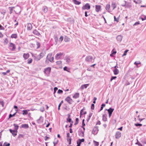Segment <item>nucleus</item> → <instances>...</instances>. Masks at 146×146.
I'll return each instance as SVG.
<instances>
[{
    "label": "nucleus",
    "instance_id": "obj_1",
    "mask_svg": "<svg viewBox=\"0 0 146 146\" xmlns=\"http://www.w3.org/2000/svg\"><path fill=\"white\" fill-rule=\"evenodd\" d=\"M44 55V53L43 52L41 53L39 55L37 56H34V59L38 61L42 58Z\"/></svg>",
    "mask_w": 146,
    "mask_h": 146
},
{
    "label": "nucleus",
    "instance_id": "obj_2",
    "mask_svg": "<svg viewBox=\"0 0 146 146\" xmlns=\"http://www.w3.org/2000/svg\"><path fill=\"white\" fill-rule=\"evenodd\" d=\"M9 49L12 51H14L16 49L15 45L12 43H10L9 46Z\"/></svg>",
    "mask_w": 146,
    "mask_h": 146
},
{
    "label": "nucleus",
    "instance_id": "obj_3",
    "mask_svg": "<svg viewBox=\"0 0 146 146\" xmlns=\"http://www.w3.org/2000/svg\"><path fill=\"white\" fill-rule=\"evenodd\" d=\"M93 60L92 57L91 56H87L85 58V61L88 62H92Z\"/></svg>",
    "mask_w": 146,
    "mask_h": 146
},
{
    "label": "nucleus",
    "instance_id": "obj_4",
    "mask_svg": "<svg viewBox=\"0 0 146 146\" xmlns=\"http://www.w3.org/2000/svg\"><path fill=\"white\" fill-rule=\"evenodd\" d=\"M90 8V6L89 3L86 4L84 6L82 7V9L83 10H89Z\"/></svg>",
    "mask_w": 146,
    "mask_h": 146
},
{
    "label": "nucleus",
    "instance_id": "obj_5",
    "mask_svg": "<svg viewBox=\"0 0 146 146\" xmlns=\"http://www.w3.org/2000/svg\"><path fill=\"white\" fill-rule=\"evenodd\" d=\"M52 54H50L48 55L47 56L46 59L48 60L50 62H52L54 60V57H51Z\"/></svg>",
    "mask_w": 146,
    "mask_h": 146
},
{
    "label": "nucleus",
    "instance_id": "obj_6",
    "mask_svg": "<svg viewBox=\"0 0 146 146\" xmlns=\"http://www.w3.org/2000/svg\"><path fill=\"white\" fill-rule=\"evenodd\" d=\"M114 109L112 108H110L109 109H106V110H107L108 111L109 114V117H110L112 114L114 110Z\"/></svg>",
    "mask_w": 146,
    "mask_h": 146
},
{
    "label": "nucleus",
    "instance_id": "obj_7",
    "mask_svg": "<svg viewBox=\"0 0 146 146\" xmlns=\"http://www.w3.org/2000/svg\"><path fill=\"white\" fill-rule=\"evenodd\" d=\"M63 54V53L61 52H60L57 54L55 56V58L57 60L59 59Z\"/></svg>",
    "mask_w": 146,
    "mask_h": 146
},
{
    "label": "nucleus",
    "instance_id": "obj_8",
    "mask_svg": "<svg viewBox=\"0 0 146 146\" xmlns=\"http://www.w3.org/2000/svg\"><path fill=\"white\" fill-rule=\"evenodd\" d=\"M65 100L70 104H72L73 102L72 100L69 96L65 98Z\"/></svg>",
    "mask_w": 146,
    "mask_h": 146
},
{
    "label": "nucleus",
    "instance_id": "obj_9",
    "mask_svg": "<svg viewBox=\"0 0 146 146\" xmlns=\"http://www.w3.org/2000/svg\"><path fill=\"white\" fill-rule=\"evenodd\" d=\"M51 68L50 67H48L44 69V72L46 74L48 75L49 74Z\"/></svg>",
    "mask_w": 146,
    "mask_h": 146
},
{
    "label": "nucleus",
    "instance_id": "obj_10",
    "mask_svg": "<svg viewBox=\"0 0 146 146\" xmlns=\"http://www.w3.org/2000/svg\"><path fill=\"white\" fill-rule=\"evenodd\" d=\"M121 133L119 131H117L115 134V138L116 139H118L121 136Z\"/></svg>",
    "mask_w": 146,
    "mask_h": 146
},
{
    "label": "nucleus",
    "instance_id": "obj_11",
    "mask_svg": "<svg viewBox=\"0 0 146 146\" xmlns=\"http://www.w3.org/2000/svg\"><path fill=\"white\" fill-rule=\"evenodd\" d=\"M9 131L13 136L15 137L17 135V131L15 130H12L11 129H9Z\"/></svg>",
    "mask_w": 146,
    "mask_h": 146
},
{
    "label": "nucleus",
    "instance_id": "obj_12",
    "mask_svg": "<svg viewBox=\"0 0 146 146\" xmlns=\"http://www.w3.org/2000/svg\"><path fill=\"white\" fill-rule=\"evenodd\" d=\"M15 12L17 13H19L21 11V8L19 6H17L15 7Z\"/></svg>",
    "mask_w": 146,
    "mask_h": 146
},
{
    "label": "nucleus",
    "instance_id": "obj_13",
    "mask_svg": "<svg viewBox=\"0 0 146 146\" xmlns=\"http://www.w3.org/2000/svg\"><path fill=\"white\" fill-rule=\"evenodd\" d=\"M116 39L118 41L120 42L122 40V36L121 35H119L117 36Z\"/></svg>",
    "mask_w": 146,
    "mask_h": 146
},
{
    "label": "nucleus",
    "instance_id": "obj_14",
    "mask_svg": "<svg viewBox=\"0 0 146 146\" xmlns=\"http://www.w3.org/2000/svg\"><path fill=\"white\" fill-rule=\"evenodd\" d=\"M27 29L28 30H30L32 29V26L31 23H28L27 25Z\"/></svg>",
    "mask_w": 146,
    "mask_h": 146
},
{
    "label": "nucleus",
    "instance_id": "obj_15",
    "mask_svg": "<svg viewBox=\"0 0 146 146\" xmlns=\"http://www.w3.org/2000/svg\"><path fill=\"white\" fill-rule=\"evenodd\" d=\"M101 6L100 5H96V11L97 12H98L100 9Z\"/></svg>",
    "mask_w": 146,
    "mask_h": 146
},
{
    "label": "nucleus",
    "instance_id": "obj_16",
    "mask_svg": "<svg viewBox=\"0 0 146 146\" xmlns=\"http://www.w3.org/2000/svg\"><path fill=\"white\" fill-rule=\"evenodd\" d=\"M89 85V84H87L82 85L81 86L80 88L82 90L84 89V88H86Z\"/></svg>",
    "mask_w": 146,
    "mask_h": 146
},
{
    "label": "nucleus",
    "instance_id": "obj_17",
    "mask_svg": "<svg viewBox=\"0 0 146 146\" xmlns=\"http://www.w3.org/2000/svg\"><path fill=\"white\" fill-rule=\"evenodd\" d=\"M20 127L27 129L29 128V126L27 124H23L21 125V126Z\"/></svg>",
    "mask_w": 146,
    "mask_h": 146
},
{
    "label": "nucleus",
    "instance_id": "obj_18",
    "mask_svg": "<svg viewBox=\"0 0 146 146\" xmlns=\"http://www.w3.org/2000/svg\"><path fill=\"white\" fill-rule=\"evenodd\" d=\"M70 115H68V117L67 119V120L68 122L69 123H73V121H72L71 119L70 118Z\"/></svg>",
    "mask_w": 146,
    "mask_h": 146
},
{
    "label": "nucleus",
    "instance_id": "obj_19",
    "mask_svg": "<svg viewBox=\"0 0 146 146\" xmlns=\"http://www.w3.org/2000/svg\"><path fill=\"white\" fill-rule=\"evenodd\" d=\"M29 57V54L28 53H24L23 54V57L24 59H27Z\"/></svg>",
    "mask_w": 146,
    "mask_h": 146
},
{
    "label": "nucleus",
    "instance_id": "obj_20",
    "mask_svg": "<svg viewBox=\"0 0 146 146\" xmlns=\"http://www.w3.org/2000/svg\"><path fill=\"white\" fill-rule=\"evenodd\" d=\"M33 33L35 35L37 36H39L40 35V34L36 30H35L33 31Z\"/></svg>",
    "mask_w": 146,
    "mask_h": 146
},
{
    "label": "nucleus",
    "instance_id": "obj_21",
    "mask_svg": "<svg viewBox=\"0 0 146 146\" xmlns=\"http://www.w3.org/2000/svg\"><path fill=\"white\" fill-rule=\"evenodd\" d=\"M111 7H113V9H114L117 7V4L116 3L112 2L111 4Z\"/></svg>",
    "mask_w": 146,
    "mask_h": 146
},
{
    "label": "nucleus",
    "instance_id": "obj_22",
    "mask_svg": "<svg viewBox=\"0 0 146 146\" xmlns=\"http://www.w3.org/2000/svg\"><path fill=\"white\" fill-rule=\"evenodd\" d=\"M113 72L115 75H117L119 73V71L117 68L114 69Z\"/></svg>",
    "mask_w": 146,
    "mask_h": 146
},
{
    "label": "nucleus",
    "instance_id": "obj_23",
    "mask_svg": "<svg viewBox=\"0 0 146 146\" xmlns=\"http://www.w3.org/2000/svg\"><path fill=\"white\" fill-rule=\"evenodd\" d=\"M65 60L67 62L69 63L70 62V57L68 56H66L65 57Z\"/></svg>",
    "mask_w": 146,
    "mask_h": 146
},
{
    "label": "nucleus",
    "instance_id": "obj_24",
    "mask_svg": "<svg viewBox=\"0 0 146 146\" xmlns=\"http://www.w3.org/2000/svg\"><path fill=\"white\" fill-rule=\"evenodd\" d=\"M79 93H76L74 94L73 97L74 98L76 99L79 97Z\"/></svg>",
    "mask_w": 146,
    "mask_h": 146
},
{
    "label": "nucleus",
    "instance_id": "obj_25",
    "mask_svg": "<svg viewBox=\"0 0 146 146\" xmlns=\"http://www.w3.org/2000/svg\"><path fill=\"white\" fill-rule=\"evenodd\" d=\"M74 3L76 5H79L81 3L76 0H72Z\"/></svg>",
    "mask_w": 146,
    "mask_h": 146
},
{
    "label": "nucleus",
    "instance_id": "obj_26",
    "mask_svg": "<svg viewBox=\"0 0 146 146\" xmlns=\"http://www.w3.org/2000/svg\"><path fill=\"white\" fill-rule=\"evenodd\" d=\"M107 115L104 114L103 115V120L104 121H107Z\"/></svg>",
    "mask_w": 146,
    "mask_h": 146
},
{
    "label": "nucleus",
    "instance_id": "obj_27",
    "mask_svg": "<svg viewBox=\"0 0 146 146\" xmlns=\"http://www.w3.org/2000/svg\"><path fill=\"white\" fill-rule=\"evenodd\" d=\"M64 40L65 42H68L70 41V38L66 36H65L64 38Z\"/></svg>",
    "mask_w": 146,
    "mask_h": 146
},
{
    "label": "nucleus",
    "instance_id": "obj_28",
    "mask_svg": "<svg viewBox=\"0 0 146 146\" xmlns=\"http://www.w3.org/2000/svg\"><path fill=\"white\" fill-rule=\"evenodd\" d=\"M13 126L15 127V130H16V131H17V130L19 128V126L17 125L16 124H14Z\"/></svg>",
    "mask_w": 146,
    "mask_h": 146
},
{
    "label": "nucleus",
    "instance_id": "obj_29",
    "mask_svg": "<svg viewBox=\"0 0 146 146\" xmlns=\"http://www.w3.org/2000/svg\"><path fill=\"white\" fill-rule=\"evenodd\" d=\"M11 37L12 38H17V35L16 34H12L11 36Z\"/></svg>",
    "mask_w": 146,
    "mask_h": 146
},
{
    "label": "nucleus",
    "instance_id": "obj_30",
    "mask_svg": "<svg viewBox=\"0 0 146 146\" xmlns=\"http://www.w3.org/2000/svg\"><path fill=\"white\" fill-rule=\"evenodd\" d=\"M14 8V7H9V9L10 10V13L11 14L12 13V11L13 9Z\"/></svg>",
    "mask_w": 146,
    "mask_h": 146
},
{
    "label": "nucleus",
    "instance_id": "obj_31",
    "mask_svg": "<svg viewBox=\"0 0 146 146\" xmlns=\"http://www.w3.org/2000/svg\"><path fill=\"white\" fill-rule=\"evenodd\" d=\"M79 135L80 136H83L84 135V132L82 130H81L79 133Z\"/></svg>",
    "mask_w": 146,
    "mask_h": 146
},
{
    "label": "nucleus",
    "instance_id": "obj_32",
    "mask_svg": "<svg viewBox=\"0 0 146 146\" xmlns=\"http://www.w3.org/2000/svg\"><path fill=\"white\" fill-rule=\"evenodd\" d=\"M22 114L23 115H27L28 113V111L26 110H24L23 111Z\"/></svg>",
    "mask_w": 146,
    "mask_h": 146
},
{
    "label": "nucleus",
    "instance_id": "obj_33",
    "mask_svg": "<svg viewBox=\"0 0 146 146\" xmlns=\"http://www.w3.org/2000/svg\"><path fill=\"white\" fill-rule=\"evenodd\" d=\"M141 64V62L140 61H138L137 62L136 61L134 63V64L137 67H139L138 66V65L139 64Z\"/></svg>",
    "mask_w": 146,
    "mask_h": 146
},
{
    "label": "nucleus",
    "instance_id": "obj_34",
    "mask_svg": "<svg viewBox=\"0 0 146 146\" xmlns=\"http://www.w3.org/2000/svg\"><path fill=\"white\" fill-rule=\"evenodd\" d=\"M92 113H90V114H89V116H88V118L87 119V121H89L91 117L92 116Z\"/></svg>",
    "mask_w": 146,
    "mask_h": 146
},
{
    "label": "nucleus",
    "instance_id": "obj_35",
    "mask_svg": "<svg viewBox=\"0 0 146 146\" xmlns=\"http://www.w3.org/2000/svg\"><path fill=\"white\" fill-rule=\"evenodd\" d=\"M10 145V144L9 143H7V142H5L3 144V146H9Z\"/></svg>",
    "mask_w": 146,
    "mask_h": 146
},
{
    "label": "nucleus",
    "instance_id": "obj_36",
    "mask_svg": "<svg viewBox=\"0 0 146 146\" xmlns=\"http://www.w3.org/2000/svg\"><path fill=\"white\" fill-rule=\"evenodd\" d=\"M32 61H33L32 59L30 58H29L28 60V62L27 63L28 64H30L32 63Z\"/></svg>",
    "mask_w": 146,
    "mask_h": 146
},
{
    "label": "nucleus",
    "instance_id": "obj_37",
    "mask_svg": "<svg viewBox=\"0 0 146 146\" xmlns=\"http://www.w3.org/2000/svg\"><path fill=\"white\" fill-rule=\"evenodd\" d=\"M110 5L109 4H107L106 7V9L107 10H108L110 8Z\"/></svg>",
    "mask_w": 146,
    "mask_h": 146
},
{
    "label": "nucleus",
    "instance_id": "obj_38",
    "mask_svg": "<svg viewBox=\"0 0 146 146\" xmlns=\"http://www.w3.org/2000/svg\"><path fill=\"white\" fill-rule=\"evenodd\" d=\"M78 121H79V119L78 118H77L76 119V122L74 123V125H77L78 123Z\"/></svg>",
    "mask_w": 146,
    "mask_h": 146
},
{
    "label": "nucleus",
    "instance_id": "obj_39",
    "mask_svg": "<svg viewBox=\"0 0 146 146\" xmlns=\"http://www.w3.org/2000/svg\"><path fill=\"white\" fill-rule=\"evenodd\" d=\"M43 11L44 13H46L48 11L47 7H45L43 9Z\"/></svg>",
    "mask_w": 146,
    "mask_h": 146
},
{
    "label": "nucleus",
    "instance_id": "obj_40",
    "mask_svg": "<svg viewBox=\"0 0 146 146\" xmlns=\"http://www.w3.org/2000/svg\"><path fill=\"white\" fill-rule=\"evenodd\" d=\"M17 113V112H16L14 113L12 115L11 114H10L9 115V118H10L13 117L15 116V115H16V113Z\"/></svg>",
    "mask_w": 146,
    "mask_h": 146
},
{
    "label": "nucleus",
    "instance_id": "obj_41",
    "mask_svg": "<svg viewBox=\"0 0 146 146\" xmlns=\"http://www.w3.org/2000/svg\"><path fill=\"white\" fill-rule=\"evenodd\" d=\"M129 50H126L124 52V54L122 55V56H125L127 54V53L128 51Z\"/></svg>",
    "mask_w": 146,
    "mask_h": 146
},
{
    "label": "nucleus",
    "instance_id": "obj_42",
    "mask_svg": "<svg viewBox=\"0 0 146 146\" xmlns=\"http://www.w3.org/2000/svg\"><path fill=\"white\" fill-rule=\"evenodd\" d=\"M84 109H82V110H81L80 111V117H81V116L83 114V113L84 112Z\"/></svg>",
    "mask_w": 146,
    "mask_h": 146
},
{
    "label": "nucleus",
    "instance_id": "obj_43",
    "mask_svg": "<svg viewBox=\"0 0 146 146\" xmlns=\"http://www.w3.org/2000/svg\"><path fill=\"white\" fill-rule=\"evenodd\" d=\"M114 20L115 21H116L117 22H118L119 20V18L118 17L116 18L115 16H114Z\"/></svg>",
    "mask_w": 146,
    "mask_h": 146
},
{
    "label": "nucleus",
    "instance_id": "obj_44",
    "mask_svg": "<svg viewBox=\"0 0 146 146\" xmlns=\"http://www.w3.org/2000/svg\"><path fill=\"white\" fill-rule=\"evenodd\" d=\"M94 144L95 146H98L99 145V143L98 142H97L95 141H94Z\"/></svg>",
    "mask_w": 146,
    "mask_h": 146
},
{
    "label": "nucleus",
    "instance_id": "obj_45",
    "mask_svg": "<svg viewBox=\"0 0 146 146\" xmlns=\"http://www.w3.org/2000/svg\"><path fill=\"white\" fill-rule=\"evenodd\" d=\"M63 36H61L59 39V41H60V42H61L63 40Z\"/></svg>",
    "mask_w": 146,
    "mask_h": 146
},
{
    "label": "nucleus",
    "instance_id": "obj_46",
    "mask_svg": "<svg viewBox=\"0 0 146 146\" xmlns=\"http://www.w3.org/2000/svg\"><path fill=\"white\" fill-rule=\"evenodd\" d=\"M135 126L137 127V126H141L142 125V124H141L140 123H135Z\"/></svg>",
    "mask_w": 146,
    "mask_h": 146
},
{
    "label": "nucleus",
    "instance_id": "obj_47",
    "mask_svg": "<svg viewBox=\"0 0 146 146\" xmlns=\"http://www.w3.org/2000/svg\"><path fill=\"white\" fill-rule=\"evenodd\" d=\"M36 45L37 46V48H38L40 47V44L38 42H37L36 43Z\"/></svg>",
    "mask_w": 146,
    "mask_h": 146
},
{
    "label": "nucleus",
    "instance_id": "obj_48",
    "mask_svg": "<svg viewBox=\"0 0 146 146\" xmlns=\"http://www.w3.org/2000/svg\"><path fill=\"white\" fill-rule=\"evenodd\" d=\"M8 42V40L7 38L5 39L4 40V43L5 44H7Z\"/></svg>",
    "mask_w": 146,
    "mask_h": 146
},
{
    "label": "nucleus",
    "instance_id": "obj_49",
    "mask_svg": "<svg viewBox=\"0 0 146 146\" xmlns=\"http://www.w3.org/2000/svg\"><path fill=\"white\" fill-rule=\"evenodd\" d=\"M81 143V142L80 141H79V139L78 140V141H77V145L80 146Z\"/></svg>",
    "mask_w": 146,
    "mask_h": 146
},
{
    "label": "nucleus",
    "instance_id": "obj_50",
    "mask_svg": "<svg viewBox=\"0 0 146 146\" xmlns=\"http://www.w3.org/2000/svg\"><path fill=\"white\" fill-rule=\"evenodd\" d=\"M63 92V91L62 90H58L57 92V93L58 94H60L62 93Z\"/></svg>",
    "mask_w": 146,
    "mask_h": 146
},
{
    "label": "nucleus",
    "instance_id": "obj_51",
    "mask_svg": "<svg viewBox=\"0 0 146 146\" xmlns=\"http://www.w3.org/2000/svg\"><path fill=\"white\" fill-rule=\"evenodd\" d=\"M67 68L66 66L64 67L63 68V69L64 70L68 72H69V71H68V70H67Z\"/></svg>",
    "mask_w": 146,
    "mask_h": 146
},
{
    "label": "nucleus",
    "instance_id": "obj_52",
    "mask_svg": "<svg viewBox=\"0 0 146 146\" xmlns=\"http://www.w3.org/2000/svg\"><path fill=\"white\" fill-rule=\"evenodd\" d=\"M116 78H117L116 76H112V77H111V78L110 81H112L113 80Z\"/></svg>",
    "mask_w": 146,
    "mask_h": 146
},
{
    "label": "nucleus",
    "instance_id": "obj_53",
    "mask_svg": "<svg viewBox=\"0 0 146 146\" xmlns=\"http://www.w3.org/2000/svg\"><path fill=\"white\" fill-rule=\"evenodd\" d=\"M24 137V135L21 134H20L18 136V138H23Z\"/></svg>",
    "mask_w": 146,
    "mask_h": 146
},
{
    "label": "nucleus",
    "instance_id": "obj_54",
    "mask_svg": "<svg viewBox=\"0 0 146 146\" xmlns=\"http://www.w3.org/2000/svg\"><path fill=\"white\" fill-rule=\"evenodd\" d=\"M94 104H92L91 105V109L92 110H94Z\"/></svg>",
    "mask_w": 146,
    "mask_h": 146
},
{
    "label": "nucleus",
    "instance_id": "obj_55",
    "mask_svg": "<svg viewBox=\"0 0 146 146\" xmlns=\"http://www.w3.org/2000/svg\"><path fill=\"white\" fill-rule=\"evenodd\" d=\"M54 94L56 92V91L58 90V88H57L55 87L54 88Z\"/></svg>",
    "mask_w": 146,
    "mask_h": 146
},
{
    "label": "nucleus",
    "instance_id": "obj_56",
    "mask_svg": "<svg viewBox=\"0 0 146 146\" xmlns=\"http://www.w3.org/2000/svg\"><path fill=\"white\" fill-rule=\"evenodd\" d=\"M84 119H83L82 122V126H84L85 125V124L84 122Z\"/></svg>",
    "mask_w": 146,
    "mask_h": 146
},
{
    "label": "nucleus",
    "instance_id": "obj_57",
    "mask_svg": "<svg viewBox=\"0 0 146 146\" xmlns=\"http://www.w3.org/2000/svg\"><path fill=\"white\" fill-rule=\"evenodd\" d=\"M79 141H80L82 143L84 141V139H79Z\"/></svg>",
    "mask_w": 146,
    "mask_h": 146
},
{
    "label": "nucleus",
    "instance_id": "obj_58",
    "mask_svg": "<svg viewBox=\"0 0 146 146\" xmlns=\"http://www.w3.org/2000/svg\"><path fill=\"white\" fill-rule=\"evenodd\" d=\"M4 28L1 25H0V30H4Z\"/></svg>",
    "mask_w": 146,
    "mask_h": 146
},
{
    "label": "nucleus",
    "instance_id": "obj_59",
    "mask_svg": "<svg viewBox=\"0 0 146 146\" xmlns=\"http://www.w3.org/2000/svg\"><path fill=\"white\" fill-rule=\"evenodd\" d=\"M62 62L60 61H58L56 62V63L57 64H59L61 63Z\"/></svg>",
    "mask_w": 146,
    "mask_h": 146
},
{
    "label": "nucleus",
    "instance_id": "obj_60",
    "mask_svg": "<svg viewBox=\"0 0 146 146\" xmlns=\"http://www.w3.org/2000/svg\"><path fill=\"white\" fill-rule=\"evenodd\" d=\"M139 24H140V23L139 22H136L134 24L133 26Z\"/></svg>",
    "mask_w": 146,
    "mask_h": 146
},
{
    "label": "nucleus",
    "instance_id": "obj_61",
    "mask_svg": "<svg viewBox=\"0 0 146 146\" xmlns=\"http://www.w3.org/2000/svg\"><path fill=\"white\" fill-rule=\"evenodd\" d=\"M3 36V35L2 34V33L0 32V37L2 38Z\"/></svg>",
    "mask_w": 146,
    "mask_h": 146
},
{
    "label": "nucleus",
    "instance_id": "obj_62",
    "mask_svg": "<svg viewBox=\"0 0 146 146\" xmlns=\"http://www.w3.org/2000/svg\"><path fill=\"white\" fill-rule=\"evenodd\" d=\"M49 138V137H47V136L45 137V138H44V140H45V141H46V140H47V139H48V138Z\"/></svg>",
    "mask_w": 146,
    "mask_h": 146
},
{
    "label": "nucleus",
    "instance_id": "obj_63",
    "mask_svg": "<svg viewBox=\"0 0 146 146\" xmlns=\"http://www.w3.org/2000/svg\"><path fill=\"white\" fill-rule=\"evenodd\" d=\"M85 16L86 17H87L88 16V15L87 14V12L86 11H85Z\"/></svg>",
    "mask_w": 146,
    "mask_h": 146
},
{
    "label": "nucleus",
    "instance_id": "obj_64",
    "mask_svg": "<svg viewBox=\"0 0 146 146\" xmlns=\"http://www.w3.org/2000/svg\"><path fill=\"white\" fill-rule=\"evenodd\" d=\"M101 124V122L100 121H99L97 122V123H96V125H100Z\"/></svg>",
    "mask_w": 146,
    "mask_h": 146
}]
</instances>
